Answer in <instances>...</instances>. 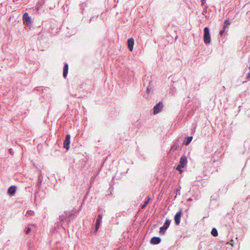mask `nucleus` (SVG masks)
Instances as JSON below:
<instances>
[{
    "instance_id": "f257e3e1",
    "label": "nucleus",
    "mask_w": 250,
    "mask_h": 250,
    "mask_svg": "<svg viewBox=\"0 0 250 250\" xmlns=\"http://www.w3.org/2000/svg\"><path fill=\"white\" fill-rule=\"evenodd\" d=\"M187 158L186 156L182 157L180 159V163L177 167L176 169L180 172H182V169L187 165Z\"/></svg>"
},
{
    "instance_id": "f03ea898",
    "label": "nucleus",
    "mask_w": 250,
    "mask_h": 250,
    "mask_svg": "<svg viewBox=\"0 0 250 250\" xmlns=\"http://www.w3.org/2000/svg\"><path fill=\"white\" fill-rule=\"evenodd\" d=\"M204 32V41L206 44L209 43L210 42V35L209 28L207 27H205Z\"/></svg>"
},
{
    "instance_id": "7ed1b4c3",
    "label": "nucleus",
    "mask_w": 250,
    "mask_h": 250,
    "mask_svg": "<svg viewBox=\"0 0 250 250\" xmlns=\"http://www.w3.org/2000/svg\"><path fill=\"white\" fill-rule=\"evenodd\" d=\"M163 107V104L162 103L159 102L156 104L153 107V114L156 115L160 113L162 110Z\"/></svg>"
},
{
    "instance_id": "20e7f679",
    "label": "nucleus",
    "mask_w": 250,
    "mask_h": 250,
    "mask_svg": "<svg viewBox=\"0 0 250 250\" xmlns=\"http://www.w3.org/2000/svg\"><path fill=\"white\" fill-rule=\"evenodd\" d=\"M170 220H167L165 222L164 225L160 228V233L162 234H164L165 231L167 230V228L169 227L170 224Z\"/></svg>"
},
{
    "instance_id": "39448f33",
    "label": "nucleus",
    "mask_w": 250,
    "mask_h": 250,
    "mask_svg": "<svg viewBox=\"0 0 250 250\" xmlns=\"http://www.w3.org/2000/svg\"><path fill=\"white\" fill-rule=\"evenodd\" d=\"M70 143V135L69 134H67L66 136L65 139L63 142L64 147L66 148L67 150H68L69 148V145Z\"/></svg>"
},
{
    "instance_id": "423d86ee",
    "label": "nucleus",
    "mask_w": 250,
    "mask_h": 250,
    "mask_svg": "<svg viewBox=\"0 0 250 250\" xmlns=\"http://www.w3.org/2000/svg\"><path fill=\"white\" fill-rule=\"evenodd\" d=\"M182 213V211H180L176 213L174 216V221L176 225H178L180 224V219Z\"/></svg>"
},
{
    "instance_id": "0eeeda50",
    "label": "nucleus",
    "mask_w": 250,
    "mask_h": 250,
    "mask_svg": "<svg viewBox=\"0 0 250 250\" xmlns=\"http://www.w3.org/2000/svg\"><path fill=\"white\" fill-rule=\"evenodd\" d=\"M22 19L23 21L26 22V24L27 26H29L31 24V22L30 18L27 13H25L23 14Z\"/></svg>"
},
{
    "instance_id": "6e6552de",
    "label": "nucleus",
    "mask_w": 250,
    "mask_h": 250,
    "mask_svg": "<svg viewBox=\"0 0 250 250\" xmlns=\"http://www.w3.org/2000/svg\"><path fill=\"white\" fill-rule=\"evenodd\" d=\"M134 44V39L132 38H129L127 40V45L129 49L132 51L133 49V46Z\"/></svg>"
},
{
    "instance_id": "1a4fd4ad",
    "label": "nucleus",
    "mask_w": 250,
    "mask_h": 250,
    "mask_svg": "<svg viewBox=\"0 0 250 250\" xmlns=\"http://www.w3.org/2000/svg\"><path fill=\"white\" fill-rule=\"evenodd\" d=\"M161 242V239L159 237H154L151 238L150 242L152 244H158Z\"/></svg>"
},
{
    "instance_id": "9d476101",
    "label": "nucleus",
    "mask_w": 250,
    "mask_h": 250,
    "mask_svg": "<svg viewBox=\"0 0 250 250\" xmlns=\"http://www.w3.org/2000/svg\"><path fill=\"white\" fill-rule=\"evenodd\" d=\"M16 192V187L11 186L8 190V193L9 194L13 195Z\"/></svg>"
},
{
    "instance_id": "9b49d317",
    "label": "nucleus",
    "mask_w": 250,
    "mask_h": 250,
    "mask_svg": "<svg viewBox=\"0 0 250 250\" xmlns=\"http://www.w3.org/2000/svg\"><path fill=\"white\" fill-rule=\"evenodd\" d=\"M68 65L67 63L65 64L63 68V75L64 78H66L68 73Z\"/></svg>"
},
{
    "instance_id": "f8f14e48",
    "label": "nucleus",
    "mask_w": 250,
    "mask_h": 250,
    "mask_svg": "<svg viewBox=\"0 0 250 250\" xmlns=\"http://www.w3.org/2000/svg\"><path fill=\"white\" fill-rule=\"evenodd\" d=\"M60 220L61 221L63 222L67 221L66 214L65 213L62 214L60 216Z\"/></svg>"
},
{
    "instance_id": "ddd939ff",
    "label": "nucleus",
    "mask_w": 250,
    "mask_h": 250,
    "mask_svg": "<svg viewBox=\"0 0 250 250\" xmlns=\"http://www.w3.org/2000/svg\"><path fill=\"white\" fill-rule=\"evenodd\" d=\"M192 139V136L188 137L187 139V140L184 142V144L186 146H188L189 144L191 142Z\"/></svg>"
},
{
    "instance_id": "4468645a",
    "label": "nucleus",
    "mask_w": 250,
    "mask_h": 250,
    "mask_svg": "<svg viewBox=\"0 0 250 250\" xmlns=\"http://www.w3.org/2000/svg\"><path fill=\"white\" fill-rule=\"evenodd\" d=\"M150 200V198L148 197L144 202V204L142 206V208H144L147 205Z\"/></svg>"
},
{
    "instance_id": "2eb2a0df",
    "label": "nucleus",
    "mask_w": 250,
    "mask_h": 250,
    "mask_svg": "<svg viewBox=\"0 0 250 250\" xmlns=\"http://www.w3.org/2000/svg\"><path fill=\"white\" fill-rule=\"evenodd\" d=\"M211 233L213 236H217L218 235V232L215 228L212 229Z\"/></svg>"
},
{
    "instance_id": "dca6fc26",
    "label": "nucleus",
    "mask_w": 250,
    "mask_h": 250,
    "mask_svg": "<svg viewBox=\"0 0 250 250\" xmlns=\"http://www.w3.org/2000/svg\"><path fill=\"white\" fill-rule=\"evenodd\" d=\"M230 24V21L229 20H226L225 21V24L224 25V28L226 29L228 28V26Z\"/></svg>"
},
{
    "instance_id": "f3484780",
    "label": "nucleus",
    "mask_w": 250,
    "mask_h": 250,
    "mask_svg": "<svg viewBox=\"0 0 250 250\" xmlns=\"http://www.w3.org/2000/svg\"><path fill=\"white\" fill-rule=\"evenodd\" d=\"M102 215L101 214H99L98 216V217H97V221H96V223H98V224L99 223H101V221H102Z\"/></svg>"
},
{
    "instance_id": "a211bd4d",
    "label": "nucleus",
    "mask_w": 250,
    "mask_h": 250,
    "mask_svg": "<svg viewBox=\"0 0 250 250\" xmlns=\"http://www.w3.org/2000/svg\"><path fill=\"white\" fill-rule=\"evenodd\" d=\"M227 244H230L232 247L234 246V241L233 240L231 239L230 241V242H228Z\"/></svg>"
},
{
    "instance_id": "6ab92c4d",
    "label": "nucleus",
    "mask_w": 250,
    "mask_h": 250,
    "mask_svg": "<svg viewBox=\"0 0 250 250\" xmlns=\"http://www.w3.org/2000/svg\"><path fill=\"white\" fill-rule=\"evenodd\" d=\"M100 224L101 223H96V231H97L98 229H99V227H100Z\"/></svg>"
},
{
    "instance_id": "aec40b11",
    "label": "nucleus",
    "mask_w": 250,
    "mask_h": 250,
    "mask_svg": "<svg viewBox=\"0 0 250 250\" xmlns=\"http://www.w3.org/2000/svg\"><path fill=\"white\" fill-rule=\"evenodd\" d=\"M100 224L101 223H96V231H97L98 229H99V227H100Z\"/></svg>"
},
{
    "instance_id": "412c9836",
    "label": "nucleus",
    "mask_w": 250,
    "mask_h": 250,
    "mask_svg": "<svg viewBox=\"0 0 250 250\" xmlns=\"http://www.w3.org/2000/svg\"><path fill=\"white\" fill-rule=\"evenodd\" d=\"M225 30H226V29H224V28H223V30H221V31L220 32V35H222H222H223V34H224V32H225Z\"/></svg>"
},
{
    "instance_id": "4be33fe9",
    "label": "nucleus",
    "mask_w": 250,
    "mask_h": 250,
    "mask_svg": "<svg viewBox=\"0 0 250 250\" xmlns=\"http://www.w3.org/2000/svg\"><path fill=\"white\" fill-rule=\"evenodd\" d=\"M31 231V229L30 228H28L26 231V233L27 234L30 233V232Z\"/></svg>"
},
{
    "instance_id": "5701e85b",
    "label": "nucleus",
    "mask_w": 250,
    "mask_h": 250,
    "mask_svg": "<svg viewBox=\"0 0 250 250\" xmlns=\"http://www.w3.org/2000/svg\"><path fill=\"white\" fill-rule=\"evenodd\" d=\"M247 78L248 79H250V72L248 74Z\"/></svg>"
},
{
    "instance_id": "b1692460",
    "label": "nucleus",
    "mask_w": 250,
    "mask_h": 250,
    "mask_svg": "<svg viewBox=\"0 0 250 250\" xmlns=\"http://www.w3.org/2000/svg\"><path fill=\"white\" fill-rule=\"evenodd\" d=\"M206 1V0H201L202 4H204Z\"/></svg>"
}]
</instances>
